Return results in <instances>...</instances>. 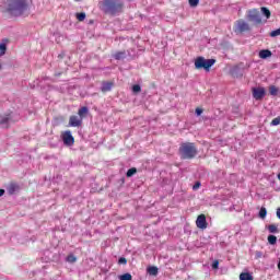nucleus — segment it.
<instances>
[{
    "mask_svg": "<svg viewBox=\"0 0 280 280\" xmlns=\"http://www.w3.org/2000/svg\"><path fill=\"white\" fill-rule=\"evenodd\" d=\"M126 57V52L125 51H118V52H116L115 55H114V58L116 59V60H121V59H124Z\"/></svg>",
    "mask_w": 280,
    "mask_h": 280,
    "instance_id": "412c9836",
    "label": "nucleus"
},
{
    "mask_svg": "<svg viewBox=\"0 0 280 280\" xmlns=\"http://www.w3.org/2000/svg\"><path fill=\"white\" fill-rule=\"evenodd\" d=\"M61 139L65 143V145H73L75 143V138H73V135H71V130H66L61 133Z\"/></svg>",
    "mask_w": 280,
    "mask_h": 280,
    "instance_id": "6e6552de",
    "label": "nucleus"
},
{
    "mask_svg": "<svg viewBox=\"0 0 280 280\" xmlns=\"http://www.w3.org/2000/svg\"><path fill=\"white\" fill-rule=\"evenodd\" d=\"M103 10L105 14H119L124 12V1L121 0H104Z\"/></svg>",
    "mask_w": 280,
    "mask_h": 280,
    "instance_id": "7ed1b4c3",
    "label": "nucleus"
},
{
    "mask_svg": "<svg viewBox=\"0 0 280 280\" xmlns=\"http://www.w3.org/2000/svg\"><path fill=\"white\" fill-rule=\"evenodd\" d=\"M12 121H14L12 113L0 115V126H2V128H10Z\"/></svg>",
    "mask_w": 280,
    "mask_h": 280,
    "instance_id": "0eeeda50",
    "label": "nucleus"
},
{
    "mask_svg": "<svg viewBox=\"0 0 280 280\" xmlns=\"http://www.w3.org/2000/svg\"><path fill=\"white\" fill-rule=\"evenodd\" d=\"M276 214H277V218L280 220V208L277 209Z\"/></svg>",
    "mask_w": 280,
    "mask_h": 280,
    "instance_id": "e433bc0d",
    "label": "nucleus"
},
{
    "mask_svg": "<svg viewBox=\"0 0 280 280\" xmlns=\"http://www.w3.org/2000/svg\"><path fill=\"white\" fill-rule=\"evenodd\" d=\"M260 12H262L264 16H266V19H270L271 14L270 11L268 10V8L266 7H261L260 8Z\"/></svg>",
    "mask_w": 280,
    "mask_h": 280,
    "instance_id": "aec40b11",
    "label": "nucleus"
},
{
    "mask_svg": "<svg viewBox=\"0 0 280 280\" xmlns=\"http://www.w3.org/2000/svg\"><path fill=\"white\" fill-rule=\"evenodd\" d=\"M252 93H253L254 100H257V101L264 100V97L266 96V89L253 88Z\"/></svg>",
    "mask_w": 280,
    "mask_h": 280,
    "instance_id": "1a4fd4ad",
    "label": "nucleus"
},
{
    "mask_svg": "<svg viewBox=\"0 0 280 280\" xmlns=\"http://www.w3.org/2000/svg\"><path fill=\"white\" fill-rule=\"evenodd\" d=\"M78 115H79V118H80L81 120H83L84 117H85L86 115H89V107H86V106L81 107V108L78 110Z\"/></svg>",
    "mask_w": 280,
    "mask_h": 280,
    "instance_id": "2eb2a0df",
    "label": "nucleus"
},
{
    "mask_svg": "<svg viewBox=\"0 0 280 280\" xmlns=\"http://www.w3.org/2000/svg\"><path fill=\"white\" fill-rule=\"evenodd\" d=\"M268 242H269L271 245L277 244V236H275V235H269V236H268Z\"/></svg>",
    "mask_w": 280,
    "mask_h": 280,
    "instance_id": "c85d7f7f",
    "label": "nucleus"
},
{
    "mask_svg": "<svg viewBox=\"0 0 280 280\" xmlns=\"http://www.w3.org/2000/svg\"><path fill=\"white\" fill-rule=\"evenodd\" d=\"M195 113H196L197 117H200V115H202L203 110H202V108L197 107Z\"/></svg>",
    "mask_w": 280,
    "mask_h": 280,
    "instance_id": "f704fd0d",
    "label": "nucleus"
},
{
    "mask_svg": "<svg viewBox=\"0 0 280 280\" xmlns=\"http://www.w3.org/2000/svg\"><path fill=\"white\" fill-rule=\"evenodd\" d=\"M269 93H270V95L276 96L277 93H279V88H277L275 85L269 86Z\"/></svg>",
    "mask_w": 280,
    "mask_h": 280,
    "instance_id": "5701e85b",
    "label": "nucleus"
},
{
    "mask_svg": "<svg viewBox=\"0 0 280 280\" xmlns=\"http://www.w3.org/2000/svg\"><path fill=\"white\" fill-rule=\"evenodd\" d=\"M113 89V82H103L101 91L102 93H108V91H112Z\"/></svg>",
    "mask_w": 280,
    "mask_h": 280,
    "instance_id": "4468645a",
    "label": "nucleus"
},
{
    "mask_svg": "<svg viewBox=\"0 0 280 280\" xmlns=\"http://www.w3.org/2000/svg\"><path fill=\"white\" fill-rule=\"evenodd\" d=\"M119 280H132V275L124 273V275L119 276Z\"/></svg>",
    "mask_w": 280,
    "mask_h": 280,
    "instance_id": "bb28decb",
    "label": "nucleus"
},
{
    "mask_svg": "<svg viewBox=\"0 0 280 280\" xmlns=\"http://www.w3.org/2000/svg\"><path fill=\"white\" fill-rule=\"evenodd\" d=\"M215 65V59H205V57H197L195 60V69H205L209 71Z\"/></svg>",
    "mask_w": 280,
    "mask_h": 280,
    "instance_id": "20e7f679",
    "label": "nucleus"
},
{
    "mask_svg": "<svg viewBox=\"0 0 280 280\" xmlns=\"http://www.w3.org/2000/svg\"><path fill=\"white\" fill-rule=\"evenodd\" d=\"M247 21L255 23L256 25H261V14L257 9H250L247 11Z\"/></svg>",
    "mask_w": 280,
    "mask_h": 280,
    "instance_id": "39448f33",
    "label": "nucleus"
},
{
    "mask_svg": "<svg viewBox=\"0 0 280 280\" xmlns=\"http://www.w3.org/2000/svg\"><path fill=\"white\" fill-rule=\"evenodd\" d=\"M7 50L8 46L4 43L0 44V56H5Z\"/></svg>",
    "mask_w": 280,
    "mask_h": 280,
    "instance_id": "a878e982",
    "label": "nucleus"
},
{
    "mask_svg": "<svg viewBox=\"0 0 280 280\" xmlns=\"http://www.w3.org/2000/svg\"><path fill=\"white\" fill-rule=\"evenodd\" d=\"M196 226L197 229H201L205 231L207 226H209V223H207V217L205 214H199L196 220Z\"/></svg>",
    "mask_w": 280,
    "mask_h": 280,
    "instance_id": "9d476101",
    "label": "nucleus"
},
{
    "mask_svg": "<svg viewBox=\"0 0 280 280\" xmlns=\"http://www.w3.org/2000/svg\"><path fill=\"white\" fill-rule=\"evenodd\" d=\"M132 93H141V85L139 84L132 85Z\"/></svg>",
    "mask_w": 280,
    "mask_h": 280,
    "instance_id": "c756f323",
    "label": "nucleus"
},
{
    "mask_svg": "<svg viewBox=\"0 0 280 280\" xmlns=\"http://www.w3.org/2000/svg\"><path fill=\"white\" fill-rule=\"evenodd\" d=\"M266 215H268V210H266V208H260L259 210V218H261V220L266 219Z\"/></svg>",
    "mask_w": 280,
    "mask_h": 280,
    "instance_id": "393cba45",
    "label": "nucleus"
},
{
    "mask_svg": "<svg viewBox=\"0 0 280 280\" xmlns=\"http://www.w3.org/2000/svg\"><path fill=\"white\" fill-rule=\"evenodd\" d=\"M135 174H137V168H136V167H132V168H129V170L127 171L126 176H127V178H131V176H135Z\"/></svg>",
    "mask_w": 280,
    "mask_h": 280,
    "instance_id": "b1692460",
    "label": "nucleus"
},
{
    "mask_svg": "<svg viewBox=\"0 0 280 280\" xmlns=\"http://www.w3.org/2000/svg\"><path fill=\"white\" fill-rule=\"evenodd\" d=\"M147 272H149V275H151L152 277H156L159 275V268L156 267H149L147 269Z\"/></svg>",
    "mask_w": 280,
    "mask_h": 280,
    "instance_id": "dca6fc26",
    "label": "nucleus"
},
{
    "mask_svg": "<svg viewBox=\"0 0 280 280\" xmlns=\"http://www.w3.org/2000/svg\"><path fill=\"white\" fill-rule=\"evenodd\" d=\"M199 188H200V182H197V183L194 185L192 189H199Z\"/></svg>",
    "mask_w": 280,
    "mask_h": 280,
    "instance_id": "c9c22d12",
    "label": "nucleus"
},
{
    "mask_svg": "<svg viewBox=\"0 0 280 280\" xmlns=\"http://www.w3.org/2000/svg\"><path fill=\"white\" fill-rule=\"evenodd\" d=\"M269 233H279V225L277 224H270L268 225Z\"/></svg>",
    "mask_w": 280,
    "mask_h": 280,
    "instance_id": "a211bd4d",
    "label": "nucleus"
},
{
    "mask_svg": "<svg viewBox=\"0 0 280 280\" xmlns=\"http://www.w3.org/2000/svg\"><path fill=\"white\" fill-rule=\"evenodd\" d=\"M278 180H280V173L278 174Z\"/></svg>",
    "mask_w": 280,
    "mask_h": 280,
    "instance_id": "58836bf2",
    "label": "nucleus"
},
{
    "mask_svg": "<svg viewBox=\"0 0 280 280\" xmlns=\"http://www.w3.org/2000/svg\"><path fill=\"white\" fill-rule=\"evenodd\" d=\"M69 126L71 128H80V126H82V118H80L75 115L70 116Z\"/></svg>",
    "mask_w": 280,
    "mask_h": 280,
    "instance_id": "9b49d317",
    "label": "nucleus"
},
{
    "mask_svg": "<svg viewBox=\"0 0 280 280\" xmlns=\"http://www.w3.org/2000/svg\"><path fill=\"white\" fill-rule=\"evenodd\" d=\"M258 56L262 60H266V58H270L272 56V51H270L268 49H262V50L259 51Z\"/></svg>",
    "mask_w": 280,
    "mask_h": 280,
    "instance_id": "ddd939ff",
    "label": "nucleus"
},
{
    "mask_svg": "<svg viewBox=\"0 0 280 280\" xmlns=\"http://www.w3.org/2000/svg\"><path fill=\"white\" fill-rule=\"evenodd\" d=\"M219 267H220V261L214 260V261L212 262V268H213V270H218Z\"/></svg>",
    "mask_w": 280,
    "mask_h": 280,
    "instance_id": "72a5a7b5",
    "label": "nucleus"
},
{
    "mask_svg": "<svg viewBox=\"0 0 280 280\" xmlns=\"http://www.w3.org/2000/svg\"><path fill=\"white\" fill-rule=\"evenodd\" d=\"M279 124H280V116H278L271 120V126H279Z\"/></svg>",
    "mask_w": 280,
    "mask_h": 280,
    "instance_id": "2f4dec72",
    "label": "nucleus"
},
{
    "mask_svg": "<svg viewBox=\"0 0 280 280\" xmlns=\"http://www.w3.org/2000/svg\"><path fill=\"white\" fill-rule=\"evenodd\" d=\"M244 32H250V24L246 21L240 19L234 24V33L235 34H244Z\"/></svg>",
    "mask_w": 280,
    "mask_h": 280,
    "instance_id": "423d86ee",
    "label": "nucleus"
},
{
    "mask_svg": "<svg viewBox=\"0 0 280 280\" xmlns=\"http://www.w3.org/2000/svg\"><path fill=\"white\" fill-rule=\"evenodd\" d=\"M188 3L190 8H197L198 3H200V0H188Z\"/></svg>",
    "mask_w": 280,
    "mask_h": 280,
    "instance_id": "cd10ccee",
    "label": "nucleus"
},
{
    "mask_svg": "<svg viewBox=\"0 0 280 280\" xmlns=\"http://www.w3.org/2000/svg\"><path fill=\"white\" fill-rule=\"evenodd\" d=\"M180 159L191 160L198 156V148L194 142H183L178 149Z\"/></svg>",
    "mask_w": 280,
    "mask_h": 280,
    "instance_id": "f03ea898",
    "label": "nucleus"
},
{
    "mask_svg": "<svg viewBox=\"0 0 280 280\" xmlns=\"http://www.w3.org/2000/svg\"><path fill=\"white\" fill-rule=\"evenodd\" d=\"M240 280H254L253 275L248 272H242L240 275Z\"/></svg>",
    "mask_w": 280,
    "mask_h": 280,
    "instance_id": "f3484780",
    "label": "nucleus"
},
{
    "mask_svg": "<svg viewBox=\"0 0 280 280\" xmlns=\"http://www.w3.org/2000/svg\"><path fill=\"white\" fill-rule=\"evenodd\" d=\"M3 194H5L4 189H0V197L3 196Z\"/></svg>",
    "mask_w": 280,
    "mask_h": 280,
    "instance_id": "4c0bfd02",
    "label": "nucleus"
},
{
    "mask_svg": "<svg viewBox=\"0 0 280 280\" xmlns=\"http://www.w3.org/2000/svg\"><path fill=\"white\" fill-rule=\"evenodd\" d=\"M75 18L79 22H82L86 19V13H84V12L75 13Z\"/></svg>",
    "mask_w": 280,
    "mask_h": 280,
    "instance_id": "4be33fe9",
    "label": "nucleus"
},
{
    "mask_svg": "<svg viewBox=\"0 0 280 280\" xmlns=\"http://www.w3.org/2000/svg\"><path fill=\"white\" fill-rule=\"evenodd\" d=\"M19 189H21V187L19 186V184L16 183H11L9 184L7 191L8 194H10V196L16 194V191H19Z\"/></svg>",
    "mask_w": 280,
    "mask_h": 280,
    "instance_id": "f8f14e48",
    "label": "nucleus"
},
{
    "mask_svg": "<svg viewBox=\"0 0 280 280\" xmlns=\"http://www.w3.org/2000/svg\"><path fill=\"white\" fill-rule=\"evenodd\" d=\"M75 1H82V0H75Z\"/></svg>",
    "mask_w": 280,
    "mask_h": 280,
    "instance_id": "ea45409f",
    "label": "nucleus"
},
{
    "mask_svg": "<svg viewBox=\"0 0 280 280\" xmlns=\"http://www.w3.org/2000/svg\"><path fill=\"white\" fill-rule=\"evenodd\" d=\"M118 264L126 266L128 264V260L126 258H124V257H120L118 259Z\"/></svg>",
    "mask_w": 280,
    "mask_h": 280,
    "instance_id": "473e14b6",
    "label": "nucleus"
},
{
    "mask_svg": "<svg viewBox=\"0 0 280 280\" xmlns=\"http://www.w3.org/2000/svg\"><path fill=\"white\" fill-rule=\"evenodd\" d=\"M270 36H271V38H275V37H277V36H280V28L272 31V32L270 33Z\"/></svg>",
    "mask_w": 280,
    "mask_h": 280,
    "instance_id": "7c9ffc66",
    "label": "nucleus"
},
{
    "mask_svg": "<svg viewBox=\"0 0 280 280\" xmlns=\"http://www.w3.org/2000/svg\"><path fill=\"white\" fill-rule=\"evenodd\" d=\"M66 261H68V264H75V261H78V257H75L73 254H70L67 256Z\"/></svg>",
    "mask_w": 280,
    "mask_h": 280,
    "instance_id": "6ab92c4d",
    "label": "nucleus"
},
{
    "mask_svg": "<svg viewBox=\"0 0 280 280\" xmlns=\"http://www.w3.org/2000/svg\"><path fill=\"white\" fill-rule=\"evenodd\" d=\"M30 0H7L5 12L10 16H23L30 7Z\"/></svg>",
    "mask_w": 280,
    "mask_h": 280,
    "instance_id": "f257e3e1",
    "label": "nucleus"
}]
</instances>
